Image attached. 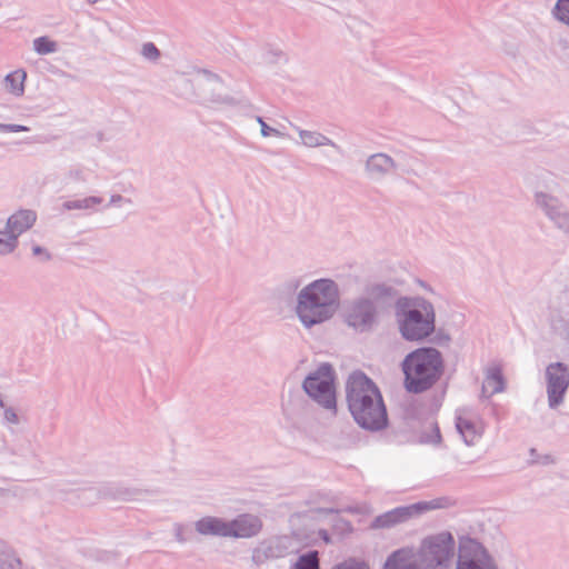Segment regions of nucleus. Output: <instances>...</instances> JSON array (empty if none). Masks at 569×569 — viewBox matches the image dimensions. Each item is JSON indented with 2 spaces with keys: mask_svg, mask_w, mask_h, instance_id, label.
Here are the masks:
<instances>
[{
  "mask_svg": "<svg viewBox=\"0 0 569 569\" xmlns=\"http://www.w3.org/2000/svg\"><path fill=\"white\" fill-rule=\"evenodd\" d=\"M346 400L356 423L368 431L388 426V412L378 386L365 372L356 370L346 381Z\"/></svg>",
  "mask_w": 569,
  "mask_h": 569,
  "instance_id": "nucleus-1",
  "label": "nucleus"
},
{
  "mask_svg": "<svg viewBox=\"0 0 569 569\" xmlns=\"http://www.w3.org/2000/svg\"><path fill=\"white\" fill-rule=\"evenodd\" d=\"M339 306L338 283L330 278H320L297 293L295 313L306 329H311L332 319Z\"/></svg>",
  "mask_w": 569,
  "mask_h": 569,
  "instance_id": "nucleus-2",
  "label": "nucleus"
},
{
  "mask_svg": "<svg viewBox=\"0 0 569 569\" xmlns=\"http://www.w3.org/2000/svg\"><path fill=\"white\" fill-rule=\"evenodd\" d=\"M405 388L412 393L431 389L443 373V358L433 347H420L409 352L402 363Z\"/></svg>",
  "mask_w": 569,
  "mask_h": 569,
  "instance_id": "nucleus-3",
  "label": "nucleus"
},
{
  "mask_svg": "<svg viewBox=\"0 0 569 569\" xmlns=\"http://www.w3.org/2000/svg\"><path fill=\"white\" fill-rule=\"evenodd\" d=\"M395 315L399 332L407 341L425 340L436 329L435 307L422 297L398 298Z\"/></svg>",
  "mask_w": 569,
  "mask_h": 569,
  "instance_id": "nucleus-4",
  "label": "nucleus"
},
{
  "mask_svg": "<svg viewBox=\"0 0 569 569\" xmlns=\"http://www.w3.org/2000/svg\"><path fill=\"white\" fill-rule=\"evenodd\" d=\"M336 375L332 366L321 363L310 372L302 382L303 391L323 409L337 412Z\"/></svg>",
  "mask_w": 569,
  "mask_h": 569,
  "instance_id": "nucleus-5",
  "label": "nucleus"
},
{
  "mask_svg": "<svg viewBox=\"0 0 569 569\" xmlns=\"http://www.w3.org/2000/svg\"><path fill=\"white\" fill-rule=\"evenodd\" d=\"M450 505L451 501L449 498L441 497L430 501H419L408 506H400L377 516L371 521L370 529H390L412 518L419 517L429 510L447 508Z\"/></svg>",
  "mask_w": 569,
  "mask_h": 569,
  "instance_id": "nucleus-6",
  "label": "nucleus"
},
{
  "mask_svg": "<svg viewBox=\"0 0 569 569\" xmlns=\"http://www.w3.org/2000/svg\"><path fill=\"white\" fill-rule=\"evenodd\" d=\"M378 319V306L366 296L353 298L345 305L343 321L356 332L365 333L373 330Z\"/></svg>",
  "mask_w": 569,
  "mask_h": 569,
  "instance_id": "nucleus-7",
  "label": "nucleus"
},
{
  "mask_svg": "<svg viewBox=\"0 0 569 569\" xmlns=\"http://www.w3.org/2000/svg\"><path fill=\"white\" fill-rule=\"evenodd\" d=\"M455 540L450 532H440L438 535L423 539L418 553L419 562L423 569H437L446 566L453 556Z\"/></svg>",
  "mask_w": 569,
  "mask_h": 569,
  "instance_id": "nucleus-8",
  "label": "nucleus"
},
{
  "mask_svg": "<svg viewBox=\"0 0 569 569\" xmlns=\"http://www.w3.org/2000/svg\"><path fill=\"white\" fill-rule=\"evenodd\" d=\"M196 89L197 98L203 103H231L233 100L224 93V84L218 74L208 70H200L194 80H186Z\"/></svg>",
  "mask_w": 569,
  "mask_h": 569,
  "instance_id": "nucleus-9",
  "label": "nucleus"
},
{
  "mask_svg": "<svg viewBox=\"0 0 569 569\" xmlns=\"http://www.w3.org/2000/svg\"><path fill=\"white\" fill-rule=\"evenodd\" d=\"M548 407L557 409L565 402L569 389V367L565 362H551L545 370Z\"/></svg>",
  "mask_w": 569,
  "mask_h": 569,
  "instance_id": "nucleus-10",
  "label": "nucleus"
},
{
  "mask_svg": "<svg viewBox=\"0 0 569 569\" xmlns=\"http://www.w3.org/2000/svg\"><path fill=\"white\" fill-rule=\"evenodd\" d=\"M457 569H497L487 549L472 538L460 541Z\"/></svg>",
  "mask_w": 569,
  "mask_h": 569,
  "instance_id": "nucleus-11",
  "label": "nucleus"
},
{
  "mask_svg": "<svg viewBox=\"0 0 569 569\" xmlns=\"http://www.w3.org/2000/svg\"><path fill=\"white\" fill-rule=\"evenodd\" d=\"M535 203L555 228L569 234V207L560 198L543 191L535 193Z\"/></svg>",
  "mask_w": 569,
  "mask_h": 569,
  "instance_id": "nucleus-12",
  "label": "nucleus"
},
{
  "mask_svg": "<svg viewBox=\"0 0 569 569\" xmlns=\"http://www.w3.org/2000/svg\"><path fill=\"white\" fill-rule=\"evenodd\" d=\"M550 315V328L561 340L569 342V292L562 291L552 301Z\"/></svg>",
  "mask_w": 569,
  "mask_h": 569,
  "instance_id": "nucleus-13",
  "label": "nucleus"
},
{
  "mask_svg": "<svg viewBox=\"0 0 569 569\" xmlns=\"http://www.w3.org/2000/svg\"><path fill=\"white\" fill-rule=\"evenodd\" d=\"M397 168L398 164L395 159L385 152L370 154L365 161V174L375 182L382 181L391 176Z\"/></svg>",
  "mask_w": 569,
  "mask_h": 569,
  "instance_id": "nucleus-14",
  "label": "nucleus"
},
{
  "mask_svg": "<svg viewBox=\"0 0 569 569\" xmlns=\"http://www.w3.org/2000/svg\"><path fill=\"white\" fill-rule=\"evenodd\" d=\"M229 538L248 539L256 537L262 530V520L252 513H241L228 520Z\"/></svg>",
  "mask_w": 569,
  "mask_h": 569,
  "instance_id": "nucleus-15",
  "label": "nucleus"
},
{
  "mask_svg": "<svg viewBox=\"0 0 569 569\" xmlns=\"http://www.w3.org/2000/svg\"><path fill=\"white\" fill-rule=\"evenodd\" d=\"M288 553L284 538L273 537L261 541L252 551V561L260 566L270 560L283 558Z\"/></svg>",
  "mask_w": 569,
  "mask_h": 569,
  "instance_id": "nucleus-16",
  "label": "nucleus"
},
{
  "mask_svg": "<svg viewBox=\"0 0 569 569\" xmlns=\"http://www.w3.org/2000/svg\"><path fill=\"white\" fill-rule=\"evenodd\" d=\"M140 491L128 488L119 483H107L100 488H87L81 490L82 496H87L90 502L100 498H111L118 500H133Z\"/></svg>",
  "mask_w": 569,
  "mask_h": 569,
  "instance_id": "nucleus-17",
  "label": "nucleus"
},
{
  "mask_svg": "<svg viewBox=\"0 0 569 569\" xmlns=\"http://www.w3.org/2000/svg\"><path fill=\"white\" fill-rule=\"evenodd\" d=\"M194 530L206 537L229 538L228 520L214 516H206L197 520Z\"/></svg>",
  "mask_w": 569,
  "mask_h": 569,
  "instance_id": "nucleus-18",
  "label": "nucleus"
},
{
  "mask_svg": "<svg viewBox=\"0 0 569 569\" xmlns=\"http://www.w3.org/2000/svg\"><path fill=\"white\" fill-rule=\"evenodd\" d=\"M455 425L461 439L469 447L475 446L482 437V428L470 418L457 416Z\"/></svg>",
  "mask_w": 569,
  "mask_h": 569,
  "instance_id": "nucleus-19",
  "label": "nucleus"
},
{
  "mask_svg": "<svg viewBox=\"0 0 569 569\" xmlns=\"http://www.w3.org/2000/svg\"><path fill=\"white\" fill-rule=\"evenodd\" d=\"M36 220L37 213L33 210L21 209L8 218L6 227L19 237L30 229Z\"/></svg>",
  "mask_w": 569,
  "mask_h": 569,
  "instance_id": "nucleus-20",
  "label": "nucleus"
},
{
  "mask_svg": "<svg viewBox=\"0 0 569 569\" xmlns=\"http://www.w3.org/2000/svg\"><path fill=\"white\" fill-rule=\"evenodd\" d=\"M419 558L411 549H399L393 551L386 560L383 569H418Z\"/></svg>",
  "mask_w": 569,
  "mask_h": 569,
  "instance_id": "nucleus-21",
  "label": "nucleus"
},
{
  "mask_svg": "<svg viewBox=\"0 0 569 569\" xmlns=\"http://www.w3.org/2000/svg\"><path fill=\"white\" fill-rule=\"evenodd\" d=\"M397 289L387 283H375L367 286L365 289V296L367 298L372 299V301L378 306V303H388L397 297Z\"/></svg>",
  "mask_w": 569,
  "mask_h": 569,
  "instance_id": "nucleus-22",
  "label": "nucleus"
},
{
  "mask_svg": "<svg viewBox=\"0 0 569 569\" xmlns=\"http://www.w3.org/2000/svg\"><path fill=\"white\" fill-rule=\"evenodd\" d=\"M505 390V379L499 367H491L486 372L482 393L488 398Z\"/></svg>",
  "mask_w": 569,
  "mask_h": 569,
  "instance_id": "nucleus-23",
  "label": "nucleus"
},
{
  "mask_svg": "<svg viewBox=\"0 0 569 569\" xmlns=\"http://www.w3.org/2000/svg\"><path fill=\"white\" fill-rule=\"evenodd\" d=\"M296 129L299 133L301 143L307 148H318V147L329 146V147L335 148L336 150H340V147L333 140H331L327 136L322 134L321 132L303 130L300 128H296Z\"/></svg>",
  "mask_w": 569,
  "mask_h": 569,
  "instance_id": "nucleus-24",
  "label": "nucleus"
},
{
  "mask_svg": "<svg viewBox=\"0 0 569 569\" xmlns=\"http://www.w3.org/2000/svg\"><path fill=\"white\" fill-rule=\"evenodd\" d=\"M26 78L27 73L22 69L8 73L3 79L4 89L16 97H21L24 93Z\"/></svg>",
  "mask_w": 569,
  "mask_h": 569,
  "instance_id": "nucleus-25",
  "label": "nucleus"
},
{
  "mask_svg": "<svg viewBox=\"0 0 569 569\" xmlns=\"http://www.w3.org/2000/svg\"><path fill=\"white\" fill-rule=\"evenodd\" d=\"M0 569H22V562L16 551L0 539Z\"/></svg>",
  "mask_w": 569,
  "mask_h": 569,
  "instance_id": "nucleus-26",
  "label": "nucleus"
},
{
  "mask_svg": "<svg viewBox=\"0 0 569 569\" xmlns=\"http://www.w3.org/2000/svg\"><path fill=\"white\" fill-rule=\"evenodd\" d=\"M103 199L97 196H90L82 199L67 200L62 203V209L70 210H90L101 204Z\"/></svg>",
  "mask_w": 569,
  "mask_h": 569,
  "instance_id": "nucleus-27",
  "label": "nucleus"
},
{
  "mask_svg": "<svg viewBox=\"0 0 569 569\" xmlns=\"http://www.w3.org/2000/svg\"><path fill=\"white\" fill-rule=\"evenodd\" d=\"M291 569H320L318 551L310 550L301 555Z\"/></svg>",
  "mask_w": 569,
  "mask_h": 569,
  "instance_id": "nucleus-28",
  "label": "nucleus"
},
{
  "mask_svg": "<svg viewBox=\"0 0 569 569\" xmlns=\"http://www.w3.org/2000/svg\"><path fill=\"white\" fill-rule=\"evenodd\" d=\"M18 236L9 229L0 230V254L6 256L16 250L18 247Z\"/></svg>",
  "mask_w": 569,
  "mask_h": 569,
  "instance_id": "nucleus-29",
  "label": "nucleus"
},
{
  "mask_svg": "<svg viewBox=\"0 0 569 569\" xmlns=\"http://www.w3.org/2000/svg\"><path fill=\"white\" fill-rule=\"evenodd\" d=\"M33 50L38 54L54 53L58 50V44L49 37L42 36L33 40Z\"/></svg>",
  "mask_w": 569,
  "mask_h": 569,
  "instance_id": "nucleus-30",
  "label": "nucleus"
},
{
  "mask_svg": "<svg viewBox=\"0 0 569 569\" xmlns=\"http://www.w3.org/2000/svg\"><path fill=\"white\" fill-rule=\"evenodd\" d=\"M552 14L569 27V0H558L552 9Z\"/></svg>",
  "mask_w": 569,
  "mask_h": 569,
  "instance_id": "nucleus-31",
  "label": "nucleus"
},
{
  "mask_svg": "<svg viewBox=\"0 0 569 569\" xmlns=\"http://www.w3.org/2000/svg\"><path fill=\"white\" fill-rule=\"evenodd\" d=\"M141 54L149 61H157L161 53L153 42H146L142 44Z\"/></svg>",
  "mask_w": 569,
  "mask_h": 569,
  "instance_id": "nucleus-32",
  "label": "nucleus"
},
{
  "mask_svg": "<svg viewBox=\"0 0 569 569\" xmlns=\"http://www.w3.org/2000/svg\"><path fill=\"white\" fill-rule=\"evenodd\" d=\"M431 432H432L431 435L423 432L421 435V441L425 443H433V445L440 443L441 433H440V429L436 422L431 423Z\"/></svg>",
  "mask_w": 569,
  "mask_h": 569,
  "instance_id": "nucleus-33",
  "label": "nucleus"
},
{
  "mask_svg": "<svg viewBox=\"0 0 569 569\" xmlns=\"http://www.w3.org/2000/svg\"><path fill=\"white\" fill-rule=\"evenodd\" d=\"M332 569H369L366 562L350 558L333 566Z\"/></svg>",
  "mask_w": 569,
  "mask_h": 569,
  "instance_id": "nucleus-34",
  "label": "nucleus"
},
{
  "mask_svg": "<svg viewBox=\"0 0 569 569\" xmlns=\"http://www.w3.org/2000/svg\"><path fill=\"white\" fill-rule=\"evenodd\" d=\"M258 122L260 123V127H261V134L263 137H269L271 134H274V136H281L280 131L274 129V128H271L269 127L263 120L262 118L258 117L257 118Z\"/></svg>",
  "mask_w": 569,
  "mask_h": 569,
  "instance_id": "nucleus-35",
  "label": "nucleus"
},
{
  "mask_svg": "<svg viewBox=\"0 0 569 569\" xmlns=\"http://www.w3.org/2000/svg\"><path fill=\"white\" fill-rule=\"evenodd\" d=\"M3 418L7 423L18 425L20 419L13 408L8 407L4 409Z\"/></svg>",
  "mask_w": 569,
  "mask_h": 569,
  "instance_id": "nucleus-36",
  "label": "nucleus"
},
{
  "mask_svg": "<svg viewBox=\"0 0 569 569\" xmlns=\"http://www.w3.org/2000/svg\"><path fill=\"white\" fill-rule=\"evenodd\" d=\"M32 253L34 256H41L44 261H48V260L51 259L50 252L46 248H43L41 246H33L32 247Z\"/></svg>",
  "mask_w": 569,
  "mask_h": 569,
  "instance_id": "nucleus-37",
  "label": "nucleus"
},
{
  "mask_svg": "<svg viewBox=\"0 0 569 569\" xmlns=\"http://www.w3.org/2000/svg\"><path fill=\"white\" fill-rule=\"evenodd\" d=\"M30 129L27 126L22 124H14V123H8L7 126V132H26Z\"/></svg>",
  "mask_w": 569,
  "mask_h": 569,
  "instance_id": "nucleus-38",
  "label": "nucleus"
},
{
  "mask_svg": "<svg viewBox=\"0 0 569 569\" xmlns=\"http://www.w3.org/2000/svg\"><path fill=\"white\" fill-rule=\"evenodd\" d=\"M121 202L131 203V199L124 198L121 194H112L109 204H119Z\"/></svg>",
  "mask_w": 569,
  "mask_h": 569,
  "instance_id": "nucleus-39",
  "label": "nucleus"
},
{
  "mask_svg": "<svg viewBox=\"0 0 569 569\" xmlns=\"http://www.w3.org/2000/svg\"><path fill=\"white\" fill-rule=\"evenodd\" d=\"M319 537L326 542V543H330L331 542V537L329 535V532L325 529H321L319 530L318 532Z\"/></svg>",
  "mask_w": 569,
  "mask_h": 569,
  "instance_id": "nucleus-40",
  "label": "nucleus"
},
{
  "mask_svg": "<svg viewBox=\"0 0 569 569\" xmlns=\"http://www.w3.org/2000/svg\"><path fill=\"white\" fill-rule=\"evenodd\" d=\"M69 176L74 179V180H83V176H82V171L77 169V170H71L69 172Z\"/></svg>",
  "mask_w": 569,
  "mask_h": 569,
  "instance_id": "nucleus-41",
  "label": "nucleus"
},
{
  "mask_svg": "<svg viewBox=\"0 0 569 569\" xmlns=\"http://www.w3.org/2000/svg\"><path fill=\"white\" fill-rule=\"evenodd\" d=\"M176 539L179 542H184L186 541V538L182 536V526H177L176 527Z\"/></svg>",
  "mask_w": 569,
  "mask_h": 569,
  "instance_id": "nucleus-42",
  "label": "nucleus"
},
{
  "mask_svg": "<svg viewBox=\"0 0 569 569\" xmlns=\"http://www.w3.org/2000/svg\"><path fill=\"white\" fill-rule=\"evenodd\" d=\"M529 455H530V462L531 463H538L539 462V460H538V452H537V450L535 448H531L529 450Z\"/></svg>",
  "mask_w": 569,
  "mask_h": 569,
  "instance_id": "nucleus-43",
  "label": "nucleus"
},
{
  "mask_svg": "<svg viewBox=\"0 0 569 569\" xmlns=\"http://www.w3.org/2000/svg\"><path fill=\"white\" fill-rule=\"evenodd\" d=\"M300 286V280L299 279H293L291 281L288 282V287L292 290H297Z\"/></svg>",
  "mask_w": 569,
  "mask_h": 569,
  "instance_id": "nucleus-44",
  "label": "nucleus"
},
{
  "mask_svg": "<svg viewBox=\"0 0 569 569\" xmlns=\"http://www.w3.org/2000/svg\"><path fill=\"white\" fill-rule=\"evenodd\" d=\"M418 283H419V286H420L421 288H423L425 290L432 291V289L430 288V286H429L427 282H425V281H422V280H418Z\"/></svg>",
  "mask_w": 569,
  "mask_h": 569,
  "instance_id": "nucleus-45",
  "label": "nucleus"
},
{
  "mask_svg": "<svg viewBox=\"0 0 569 569\" xmlns=\"http://www.w3.org/2000/svg\"><path fill=\"white\" fill-rule=\"evenodd\" d=\"M7 126H8V123H0V131L7 132Z\"/></svg>",
  "mask_w": 569,
  "mask_h": 569,
  "instance_id": "nucleus-46",
  "label": "nucleus"
},
{
  "mask_svg": "<svg viewBox=\"0 0 569 569\" xmlns=\"http://www.w3.org/2000/svg\"><path fill=\"white\" fill-rule=\"evenodd\" d=\"M0 407H4L2 396L0 395Z\"/></svg>",
  "mask_w": 569,
  "mask_h": 569,
  "instance_id": "nucleus-47",
  "label": "nucleus"
}]
</instances>
